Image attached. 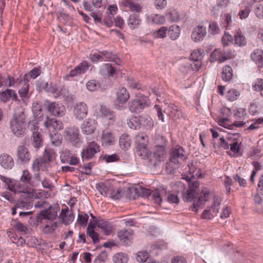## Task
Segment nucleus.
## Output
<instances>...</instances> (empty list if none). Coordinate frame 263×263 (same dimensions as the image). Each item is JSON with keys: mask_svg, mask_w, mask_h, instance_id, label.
<instances>
[{"mask_svg": "<svg viewBox=\"0 0 263 263\" xmlns=\"http://www.w3.org/2000/svg\"><path fill=\"white\" fill-rule=\"evenodd\" d=\"M165 153L164 146L162 145H156L153 152L149 151L146 147H141L139 149L137 154L142 159L147 160L150 165L157 166L163 160Z\"/></svg>", "mask_w": 263, "mask_h": 263, "instance_id": "f257e3e1", "label": "nucleus"}, {"mask_svg": "<svg viewBox=\"0 0 263 263\" xmlns=\"http://www.w3.org/2000/svg\"><path fill=\"white\" fill-rule=\"evenodd\" d=\"M25 110L22 108H17L10 122V129L15 136L23 137L26 134V115Z\"/></svg>", "mask_w": 263, "mask_h": 263, "instance_id": "f03ea898", "label": "nucleus"}, {"mask_svg": "<svg viewBox=\"0 0 263 263\" xmlns=\"http://www.w3.org/2000/svg\"><path fill=\"white\" fill-rule=\"evenodd\" d=\"M9 191L15 194H22V198L25 199H30L32 198L38 199L43 194L42 192H39L38 194L35 193V190L32 187L20 181L15 180L13 184H11L9 186Z\"/></svg>", "mask_w": 263, "mask_h": 263, "instance_id": "7ed1b4c3", "label": "nucleus"}, {"mask_svg": "<svg viewBox=\"0 0 263 263\" xmlns=\"http://www.w3.org/2000/svg\"><path fill=\"white\" fill-rule=\"evenodd\" d=\"M97 188L101 194L114 200H119L122 196L121 190L115 189L108 183H101L97 184Z\"/></svg>", "mask_w": 263, "mask_h": 263, "instance_id": "20e7f679", "label": "nucleus"}, {"mask_svg": "<svg viewBox=\"0 0 263 263\" xmlns=\"http://www.w3.org/2000/svg\"><path fill=\"white\" fill-rule=\"evenodd\" d=\"M133 192L137 195V196H140L142 198H147L149 196H151L152 199L154 202L158 205H160L162 201V197L158 190L151 192L148 189L139 186L133 189Z\"/></svg>", "mask_w": 263, "mask_h": 263, "instance_id": "39448f33", "label": "nucleus"}, {"mask_svg": "<svg viewBox=\"0 0 263 263\" xmlns=\"http://www.w3.org/2000/svg\"><path fill=\"white\" fill-rule=\"evenodd\" d=\"M60 210L58 204L49 205L47 209H44L40 213L42 219L54 220L58 217V212Z\"/></svg>", "mask_w": 263, "mask_h": 263, "instance_id": "423d86ee", "label": "nucleus"}, {"mask_svg": "<svg viewBox=\"0 0 263 263\" xmlns=\"http://www.w3.org/2000/svg\"><path fill=\"white\" fill-rule=\"evenodd\" d=\"M17 161L22 164L28 163L31 158V153L25 145H19L16 149Z\"/></svg>", "mask_w": 263, "mask_h": 263, "instance_id": "0eeeda50", "label": "nucleus"}, {"mask_svg": "<svg viewBox=\"0 0 263 263\" xmlns=\"http://www.w3.org/2000/svg\"><path fill=\"white\" fill-rule=\"evenodd\" d=\"M185 159V152L182 147L177 145L173 148L171 153L170 161L173 162L174 165H177Z\"/></svg>", "mask_w": 263, "mask_h": 263, "instance_id": "6e6552de", "label": "nucleus"}, {"mask_svg": "<svg viewBox=\"0 0 263 263\" xmlns=\"http://www.w3.org/2000/svg\"><path fill=\"white\" fill-rule=\"evenodd\" d=\"M99 145L95 142H90L88 147L81 153L83 161L88 160L95 156V155L100 151Z\"/></svg>", "mask_w": 263, "mask_h": 263, "instance_id": "1a4fd4ad", "label": "nucleus"}, {"mask_svg": "<svg viewBox=\"0 0 263 263\" xmlns=\"http://www.w3.org/2000/svg\"><path fill=\"white\" fill-rule=\"evenodd\" d=\"M31 130L32 132V145L36 148L41 147L43 143L42 135L38 132L39 127L36 125L33 124L31 125Z\"/></svg>", "mask_w": 263, "mask_h": 263, "instance_id": "9d476101", "label": "nucleus"}, {"mask_svg": "<svg viewBox=\"0 0 263 263\" xmlns=\"http://www.w3.org/2000/svg\"><path fill=\"white\" fill-rule=\"evenodd\" d=\"M66 135L65 139L73 145H76L80 142L79 138V129L76 127H73L68 129L65 132Z\"/></svg>", "mask_w": 263, "mask_h": 263, "instance_id": "9b49d317", "label": "nucleus"}, {"mask_svg": "<svg viewBox=\"0 0 263 263\" xmlns=\"http://www.w3.org/2000/svg\"><path fill=\"white\" fill-rule=\"evenodd\" d=\"M146 105L144 99L136 98L128 103V107L132 112H139L143 109Z\"/></svg>", "mask_w": 263, "mask_h": 263, "instance_id": "f8f14e48", "label": "nucleus"}, {"mask_svg": "<svg viewBox=\"0 0 263 263\" xmlns=\"http://www.w3.org/2000/svg\"><path fill=\"white\" fill-rule=\"evenodd\" d=\"M100 112L102 116L104 122H107V125H112L115 121L116 117L113 111L107 108L105 106H101Z\"/></svg>", "mask_w": 263, "mask_h": 263, "instance_id": "ddd939ff", "label": "nucleus"}, {"mask_svg": "<svg viewBox=\"0 0 263 263\" xmlns=\"http://www.w3.org/2000/svg\"><path fill=\"white\" fill-rule=\"evenodd\" d=\"M48 110L53 116L60 117L64 115L65 108L62 104L52 102L48 105Z\"/></svg>", "mask_w": 263, "mask_h": 263, "instance_id": "4468645a", "label": "nucleus"}, {"mask_svg": "<svg viewBox=\"0 0 263 263\" xmlns=\"http://www.w3.org/2000/svg\"><path fill=\"white\" fill-rule=\"evenodd\" d=\"M88 109L86 104L79 102L74 108V115L79 120L83 119L87 115Z\"/></svg>", "mask_w": 263, "mask_h": 263, "instance_id": "2eb2a0df", "label": "nucleus"}, {"mask_svg": "<svg viewBox=\"0 0 263 263\" xmlns=\"http://www.w3.org/2000/svg\"><path fill=\"white\" fill-rule=\"evenodd\" d=\"M206 35V27L202 25H199L194 28L192 33V38L196 42L202 40Z\"/></svg>", "mask_w": 263, "mask_h": 263, "instance_id": "dca6fc26", "label": "nucleus"}, {"mask_svg": "<svg viewBox=\"0 0 263 263\" xmlns=\"http://www.w3.org/2000/svg\"><path fill=\"white\" fill-rule=\"evenodd\" d=\"M44 125L49 130L51 129H53L55 130H61L63 128V123L61 121L55 119H50L48 117H46V120L44 122Z\"/></svg>", "mask_w": 263, "mask_h": 263, "instance_id": "f3484780", "label": "nucleus"}, {"mask_svg": "<svg viewBox=\"0 0 263 263\" xmlns=\"http://www.w3.org/2000/svg\"><path fill=\"white\" fill-rule=\"evenodd\" d=\"M101 140L102 145L104 146L112 145L116 141L115 136L109 131H103Z\"/></svg>", "mask_w": 263, "mask_h": 263, "instance_id": "a211bd4d", "label": "nucleus"}, {"mask_svg": "<svg viewBox=\"0 0 263 263\" xmlns=\"http://www.w3.org/2000/svg\"><path fill=\"white\" fill-rule=\"evenodd\" d=\"M0 164L5 169H11L14 164L13 158L7 153L0 155Z\"/></svg>", "mask_w": 263, "mask_h": 263, "instance_id": "6ab92c4d", "label": "nucleus"}, {"mask_svg": "<svg viewBox=\"0 0 263 263\" xmlns=\"http://www.w3.org/2000/svg\"><path fill=\"white\" fill-rule=\"evenodd\" d=\"M97 123L94 120L88 119L81 125L82 132L86 135L93 133L96 129Z\"/></svg>", "mask_w": 263, "mask_h": 263, "instance_id": "aec40b11", "label": "nucleus"}, {"mask_svg": "<svg viewBox=\"0 0 263 263\" xmlns=\"http://www.w3.org/2000/svg\"><path fill=\"white\" fill-rule=\"evenodd\" d=\"M251 58L259 68L263 67V50L256 49L251 54Z\"/></svg>", "mask_w": 263, "mask_h": 263, "instance_id": "412c9836", "label": "nucleus"}, {"mask_svg": "<svg viewBox=\"0 0 263 263\" xmlns=\"http://www.w3.org/2000/svg\"><path fill=\"white\" fill-rule=\"evenodd\" d=\"M133 231L131 230H122L118 233V237L125 245H128L133 239Z\"/></svg>", "mask_w": 263, "mask_h": 263, "instance_id": "4be33fe9", "label": "nucleus"}, {"mask_svg": "<svg viewBox=\"0 0 263 263\" xmlns=\"http://www.w3.org/2000/svg\"><path fill=\"white\" fill-rule=\"evenodd\" d=\"M116 95V101L121 104L126 103L129 98V93L124 87L118 88Z\"/></svg>", "mask_w": 263, "mask_h": 263, "instance_id": "5701e85b", "label": "nucleus"}, {"mask_svg": "<svg viewBox=\"0 0 263 263\" xmlns=\"http://www.w3.org/2000/svg\"><path fill=\"white\" fill-rule=\"evenodd\" d=\"M60 217L62 218L63 222L65 225L71 223L74 219L73 212L71 210H69L68 209H62Z\"/></svg>", "mask_w": 263, "mask_h": 263, "instance_id": "b1692460", "label": "nucleus"}, {"mask_svg": "<svg viewBox=\"0 0 263 263\" xmlns=\"http://www.w3.org/2000/svg\"><path fill=\"white\" fill-rule=\"evenodd\" d=\"M121 4L125 9H128L132 12H139L141 11V6L132 0H122Z\"/></svg>", "mask_w": 263, "mask_h": 263, "instance_id": "393cba45", "label": "nucleus"}, {"mask_svg": "<svg viewBox=\"0 0 263 263\" xmlns=\"http://www.w3.org/2000/svg\"><path fill=\"white\" fill-rule=\"evenodd\" d=\"M32 175L27 170H24L20 177V181L33 187L36 186L35 181L32 180Z\"/></svg>", "mask_w": 263, "mask_h": 263, "instance_id": "a878e982", "label": "nucleus"}, {"mask_svg": "<svg viewBox=\"0 0 263 263\" xmlns=\"http://www.w3.org/2000/svg\"><path fill=\"white\" fill-rule=\"evenodd\" d=\"M98 227L101 230V231L105 235H110L112 232V226L110 223L107 221H104L102 220L98 221Z\"/></svg>", "mask_w": 263, "mask_h": 263, "instance_id": "bb28decb", "label": "nucleus"}, {"mask_svg": "<svg viewBox=\"0 0 263 263\" xmlns=\"http://www.w3.org/2000/svg\"><path fill=\"white\" fill-rule=\"evenodd\" d=\"M140 126L149 129H151L153 125L154 122L152 118L147 115H142L140 116Z\"/></svg>", "mask_w": 263, "mask_h": 263, "instance_id": "cd10ccee", "label": "nucleus"}, {"mask_svg": "<svg viewBox=\"0 0 263 263\" xmlns=\"http://www.w3.org/2000/svg\"><path fill=\"white\" fill-rule=\"evenodd\" d=\"M147 21L154 24H162L165 22V18L163 15L157 14H151L147 16Z\"/></svg>", "mask_w": 263, "mask_h": 263, "instance_id": "c85d7f7f", "label": "nucleus"}, {"mask_svg": "<svg viewBox=\"0 0 263 263\" xmlns=\"http://www.w3.org/2000/svg\"><path fill=\"white\" fill-rule=\"evenodd\" d=\"M168 35L172 40H177L180 34V28L176 25H172L168 30Z\"/></svg>", "mask_w": 263, "mask_h": 263, "instance_id": "c756f323", "label": "nucleus"}, {"mask_svg": "<svg viewBox=\"0 0 263 263\" xmlns=\"http://www.w3.org/2000/svg\"><path fill=\"white\" fill-rule=\"evenodd\" d=\"M100 53L102 55V60L113 61L119 65L120 60L116 54H113L111 52L106 51H101Z\"/></svg>", "mask_w": 263, "mask_h": 263, "instance_id": "7c9ffc66", "label": "nucleus"}, {"mask_svg": "<svg viewBox=\"0 0 263 263\" xmlns=\"http://www.w3.org/2000/svg\"><path fill=\"white\" fill-rule=\"evenodd\" d=\"M116 69L110 64L103 65L100 69V73L104 76H113L116 73Z\"/></svg>", "mask_w": 263, "mask_h": 263, "instance_id": "2f4dec72", "label": "nucleus"}, {"mask_svg": "<svg viewBox=\"0 0 263 263\" xmlns=\"http://www.w3.org/2000/svg\"><path fill=\"white\" fill-rule=\"evenodd\" d=\"M202 192L203 193V197H200L198 198V200L197 202L193 204V211L195 212L197 211V207H200L202 205L203 202L206 201L208 200V196L209 195V191L208 189H204V190H202Z\"/></svg>", "mask_w": 263, "mask_h": 263, "instance_id": "473e14b6", "label": "nucleus"}, {"mask_svg": "<svg viewBox=\"0 0 263 263\" xmlns=\"http://www.w3.org/2000/svg\"><path fill=\"white\" fill-rule=\"evenodd\" d=\"M130 144L131 140L129 137L126 134L122 135L119 139L120 147L123 149H127L130 147Z\"/></svg>", "mask_w": 263, "mask_h": 263, "instance_id": "72a5a7b5", "label": "nucleus"}, {"mask_svg": "<svg viewBox=\"0 0 263 263\" xmlns=\"http://www.w3.org/2000/svg\"><path fill=\"white\" fill-rule=\"evenodd\" d=\"M233 77V70L231 67L229 65L225 66L222 69L221 73L222 79L228 82L231 80Z\"/></svg>", "mask_w": 263, "mask_h": 263, "instance_id": "f704fd0d", "label": "nucleus"}, {"mask_svg": "<svg viewBox=\"0 0 263 263\" xmlns=\"http://www.w3.org/2000/svg\"><path fill=\"white\" fill-rule=\"evenodd\" d=\"M50 139L52 144L55 146H59L62 143V137L56 131H53V133L50 134Z\"/></svg>", "mask_w": 263, "mask_h": 263, "instance_id": "c9c22d12", "label": "nucleus"}, {"mask_svg": "<svg viewBox=\"0 0 263 263\" xmlns=\"http://www.w3.org/2000/svg\"><path fill=\"white\" fill-rule=\"evenodd\" d=\"M141 22L139 15L137 14H131L127 21L128 25L132 29H135L139 26Z\"/></svg>", "mask_w": 263, "mask_h": 263, "instance_id": "e433bc0d", "label": "nucleus"}, {"mask_svg": "<svg viewBox=\"0 0 263 263\" xmlns=\"http://www.w3.org/2000/svg\"><path fill=\"white\" fill-rule=\"evenodd\" d=\"M235 44L239 46H245L247 41L245 36L243 34L240 30H238L234 35Z\"/></svg>", "mask_w": 263, "mask_h": 263, "instance_id": "4c0bfd02", "label": "nucleus"}, {"mask_svg": "<svg viewBox=\"0 0 263 263\" xmlns=\"http://www.w3.org/2000/svg\"><path fill=\"white\" fill-rule=\"evenodd\" d=\"M136 141L139 144V149L141 147H146V143L148 141V138L144 133H140L136 137Z\"/></svg>", "mask_w": 263, "mask_h": 263, "instance_id": "58836bf2", "label": "nucleus"}, {"mask_svg": "<svg viewBox=\"0 0 263 263\" xmlns=\"http://www.w3.org/2000/svg\"><path fill=\"white\" fill-rule=\"evenodd\" d=\"M127 124L128 126L132 129H139L141 127L140 122V116L139 117H131L127 122Z\"/></svg>", "mask_w": 263, "mask_h": 263, "instance_id": "ea45409f", "label": "nucleus"}, {"mask_svg": "<svg viewBox=\"0 0 263 263\" xmlns=\"http://www.w3.org/2000/svg\"><path fill=\"white\" fill-rule=\"evenodd\" d=\"M46 163L45 159L42 158L36 159L32 164V169L37 172H39L41 170L44 171Z\"/></svg>", "mask_w": 263, "mask_h": 263, "instance_id": "a19ab883", "label": "nucleus"}, {"mask_svg": "<svg viewBox=\"0 0 263 263\" xmlns=\"http://www.w3.org/2000/svg\"><path fill=\"white\" fill-rule=\"evenodd\" d=\"M252 87L253 90L260 92V95L263 97V79H256L253 82Z\"/></svg>", "mask_w": 263, "mask_h": 263, "instance_id": "79ce46f5", "label": "nucleus"}, {"mask_svg": "<svg viewBox=\"0 0 263 263\" xmlns=\"http://www.w3.org/2000/svg\"><path fill=\"white\" fill-rule=\"evenodd\" d=\"M196 194V191L189 188L186 192L183 193V199L186 202L191 201L195 198Z\"/></svg>", "mask_w": 263, "mask_h": 263, "instance_id": "37998d69", "label": "nucleus"}, {"mask_svg": "<svg viewBox=\"0 0 263 263\" xmlns=\"http://www.w3.org/2000/svg\"><path fill=\"white\" fill-rule=\"evenodd\" d=\"M29 199H25L21 196L20 198L17 201L16 208L18 209H29L31 206V203L29 201Z\"/></svg>", "mask_w": 263, "mask_h": 263, "instance_id": "c03bdc74", "label": "nucleus"}, {"mask_svg": "<svg viewBox=\"0 0 263 263\" xmlns=\"http://www.w3.org/2000/svg\"><path fill=\"white\" fill-rule=\"evenodd\" d=\"M113 260L116 263H126L128 261V257L125 254L119 253L114 256Z\"/></svg>", "mask_w": 263, "mask_h": 263, "instance_id": "a18cd8bd", "label": "nucleus"}, {"mask_svg": "<svg viewBox=\"0 0 263 263\" xmlns=\"http://www.w3.org/2000/svg\"><path fill=\"white\" fill-rule=\"evenodd\" d=\"M220 28L217 22L214 21L209 23V32L210 33L215 35L219 33Z\"/></svg>", "mask_w": 263, "mask_h": 263, "instance_id": "49530a36", "label": "nucleus"}, {"mask_svg": "<svg viewBox=\"0 0 263 263\" xmlns=\"http://www.w3.org/2000/svg\"><path fill=\"white\" fill-rule=\"evenodd\" d=\"M221 59H222V51L220 49H216L211 53L210 55L211 62L218 61L219 63H220Z\"/></svg>", "mask_w": 263, "mask_h": 263, "instance_id": "de8ad7c7", "label": "nucleus"}, {"mask_svg": "<svg viewBox=\"0 0 263 263\" xmlns=\"http://www.w3.org/2000/svg\"><path fill=\"white\" fill-rule=\"evenodd\" d=\"M67 152H63L62 155L61 156L62 161H66L67 163L71 165L77 164L79 162V159L77 157H73L70 155L69 156L70 159H68L67 158H66Z\"/></svg>", "mask_w": 263, "mask_h": 263, "instance_id": "09e8293b", "label": "nucleus"}, {"mask_svg": "<svg viewBox=\"0 0 263 263\" xmlns=\"http://www.w3.org/2000/svg\"><path fill=\"white\" fill-rule=\"evenodd\" d=\"M166 16L172 22H176L179 19V14L175 10L167 11Z\"/></svg>", "mask_w": 263, "mask_h": 263, "instance_id": "8fccbe9b", "label": "nucleus"}, {"mask_svg": "<svg viewBox=\"0 0 263 263\" xmlns=\"http://www.w3.org/2000/svg\"><path fill=\"white\" fill-rule=\"evenodd\" d=\"M13 92L12 89H6L0 93V99L3 102H7L11 99V93Z\"/></svg>", "mask_w": 263, "mask_h": 263, "instance_id": "3c124183", "label": "nucleus"}, {"mask_svg": "<svg viewBox=\"0 0 263 263\" xmlns=\"http://www.w3.org/2000/svg\"><path fill=\"white\" fill-rule=\"evenodd\" d=\"M192 167H190V172L192 175L191 178L195 179L196 178H202V174L200 169L195 168V167L192 165Z\"/></svg>", "mask_w": 263, "mask_h": 263, "instance_id": "603ef678", "label": "nucleus"}, {"mask_svg": "<svg viewBox=\"0 0 263 263\" xmlns=\"http://www.w3.org/2000/svg\"><path fill=\"white\" fill-rule=\"evenodd\" d=\"M239 95L240 93L237 90L231 89L227 92V97L229 100L233 101L237 100Z\"/></svg>", "mask_w": 263, "mask_h": 263, "instance_id": "864d4df0", "label": "nucleus"}, {"mask_svg": "<svg viewBox=\"0 0 263 263\" xmlns=\"http://www.w3.org/2000/svg\"><path fill=\"white\" fill-rule=\"evenodd\" d=\"M57 227L58 223L57 222H51L44 227L43 232L45 233H51L54 231Z\"/></svg>", "mask_w": 263, "mask_h": 263, "instance_id": "5fc2aeb1", "label": "nucleus"}, {"mask_svg": "<svg viewBox=\"0 0 263 263\" xmlns=\"http://www.w3.org/2000/svg\"><path fill=\"white\" fill-rule=\"evenodd\" d=\"M89 65L87 62L83 61L76 68V70L79 74L84 73L89 68Z\"/></svg>", "mask_w": 263, "mask_h": 263, "instance_id": "6e6d98bb", "label": "nucleus"}, {"mask_svg": "<svg viewBox=\"0 0 263 263\" xmlns=\"http://www.w3.org/2000/svg\"><path fill=\"white\" fill-rule=\"evenodd\" d=\"M99 87V84L95 80L89 81L86 84L87 88L91 91L98 89Z\"/></svg>", "mask_w": 263, "mask_h": 263, "instance_id": "4d7b16f0", "label": "nucleus"}, {"mask_svg": "<svg viewBox=\"0 0 263 263\" xmlns=\"http://www.w3.org/2000/svg\"><path fill=\"white\" fill-rule=\"evenodd\" d=\"M22 85L23 86L21 89H20L18 92L20 96L22 98H26L28 96V92H29V84H23Z\"/></svg>", "mask_w": 263, "mask_h": 263, "instance_id": "13d9d810", "label": "nucleus"}, {"mask_svg": "<svg viewBox=\"0 0 263 263\" xmlns=\"http://www.w3.org/2000/svg\"><path fill=\"white\" fill-rule=\"evenodd\" d=\"M88 219V216L87 214L85 213H79L78 215V218L77 222L81 225L86 226Z\"/></svg>", "mask_w": 263, "mask_h": 263, "instance_id": "bf43d9fd", "label": "nucleus"}, {"mask_svg": "<svg viewBox=\"0 0 263 263\" xmlns=\"http://www.w3.org/2000/svg\"><path fill=\"white\" fill-rule=\"evenodd\" d=\"M148 253L146 251H141L138 252L136 259L138 261L145 262L148 258Z\"/></svg>", "mask_w": 263, "mask_h": 263, "instance_id": "052dcab7", "label": "nucleus"}, {"mask_svg": "<svg viewBox=\"0 0 263 263\" xmlns=\"http://www.w3.org/2000/svg\"><path fill=\"white\" fill-rule=\"evenodd\" d=\"M166 196V200L167 202L171 203H178L179 199L178 196L175 194H165Z\"/></svg>", "mask_w": 263, "mask_h": 263, "instance_id": "680f3d73", "label": "nucleus"}, {"mask_svg": "<svg viewBox=\"0 0 263 263\" xmlns=\"http://www.w3.org/2000/svg\"><path fill=\"white\" fill-rule=\"evenodd\" d=\"M224 20L223 23V26L227 29H230V27H231L232 24L231 15L230 14L227 13L224 15Z\"/></svg>", "mask_w": 263, "mask_h": 263, "instance_id": "e2e57ef3", "label": "nucleus"}, {"mask_svg": "<svg viewBox=\"0 0 263 263\" xmlns=\"http://www.w3.org/2000/svg\"><path fill=\"white\" fill-rule=\"evenodd\" d=\"M253 121H254V122L248 127V129L253 130L257 129L259 127V125L263 123V118H259L253 120Z\"/></svg>", "mask_w": 263, "mask_h": 263, "instance_id": "0e129e2a", "label": "nucleus"}, {"mask_svg": "<svg viewBox=\"0 0 263 263\" xmlns=\"http://www.w3.org/2000/svg\"><path fill=\"white\" fill-rule=\"evenodd\" d=\"M90 230H91L90 226H89V228H87V233L92 238L95 243L98 242L99 241L98 234L94 230L90 231Z\"/></svg>", "mask_w": 263, "mask_h": 263, "instance_id": "69168bd1", "label": "nucleus"}, {"mask_svg": "<svg viewBox=\"0 0 263 263\" xmlns=\"http://www.w3.org/2000/svg\"><path fill=\"white\" fill-rule=\"evenodd\" d=\"M12 224L16 230L21 232L25 233L27 230V227L20 222L15 221Z\"/></svg>", "mask_w": 263, "mask_h": 263, "instance_id": "338daca9", "label": "nucleus"}, {"mask_svg": "<svg viewBox=\"0 0 263 263\" xmlns=\"http://www.w3.org/2000/svg\"><path fill=\"white\" fill-rule=\"evenodd\" d=\"M173 163L170 161V162L165 164L166 172L170 174H174L176 172V166H173Z\"/></svg>", "mask_w": 263, "mask_h": 263, "instance_id": "774afa93", "label": "nucleus"}]
</instances>
